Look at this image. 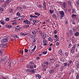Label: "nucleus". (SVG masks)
<instances>
[{"mask_svg": "<svg viewBox=\"0 0 79 79\" xmlns=\"http://www.w3.org/2000/svg\"><path fill=\"white\" fill-rule=\"evenodd\" d=\"M48 63L49 62L48 61H46V62H44V64H45L44 65V68H48Z\"/></svg>", "mask_w": 79, "mask_h": 79, "instance_id": "obj_1", "label": "nucleus"}, {"mask_svg": "<svg viewBox=\"0 0 79 79\" xmlns=\"http://www.w3.org/2000/svg\"><path fill=\"white\" fill-rule=\"evenodd\" d=\"M10 39V37L8 36L5 37L3 39V41L4 42H7L8 40Z\"/></svg>", "mask_w": 79, "mask_h": 79, "instance_id": "obj_2", "label": "nucleus"}, {"mask_svg": "<svg viewBox=\"0 0 79 79\" xmlns=\"http://www.w3.org/2000/svg\"><path fill=\"white\" fill-rule=\"evenodd\" d=\"M23 23H25V24H31V21H29L27 19H26L23 21Z\"/></svg>", "mask_w": 79, "mask_h": 79, "instance_id": "obj_3", "label": "nucleus"}, {"mask_svg": "<svg viewBox=\"0 0 79 79\" xmlns=\"http://www.w3.org/2000/svg\"><path fill=\"white\" fill-rule=\"evenodd\" d=\"M58 53L59 55H60L61 56H63L64 54L62 53V50L61 49H60L58 52Z\"/></svg>", "mask_w": 79, "mask_h": 79, "instance_id": "obj_4", "label": "nucleus"}, {"mask_svg": "<svg viewBox=\"0 0 79 79\" xmlns=\"http://www.w3.org/2000/svg\"><path fill=\"white\" fill-rule=\"evenodd\" d=\"M60 15H61V18H63L64 17V13L63 11H60Z\"/></svg>", "mask_w": 79, "mask_h": 79, "instance_id": "obj_5", "label": "nucleus"}, {"mask_svg": "<svg viewBox=\"0 0 79 79\" xmlns=\"http://www.w3.org/2000/svg\"><path fill=\"white\" fill-rule=\"evenodd\" d=\"M8 57L6 56H5V57H3L1 60V61H2V62H3L4 61H5V60H6V59H8Z\"/></svg>", "mask_w": 79, "mask_h": 79, "instance_id": "obj_6", "label": "nucleus"}, {"mask_svg": "<svg viewBox=\"0 0 79 79\" xmlns=\"http://www.w3.org/2000/svg\"><path fill=\"white\" fill-rule=\"evenodd\" d=\"M8 5V4H7L6 3L2 5V7L4 8H5Z\"/></svg>", "mask_w": 79, "mask_h": 79, "instance_id": "obj_7", "label": "nucleus"}, {"mask_svg": "<svg viewBox=\"0 0 79 79\" xmlns=\"http://www.w3.org/2000/svg\"><path fill=\"white\" fill-rule=\"evenodd\" d=\"M31 33L34 34L35 35H37V32L34 30L32 31H31Z\"/></svg>", "mask_w": 79, "mask_h": 79, "instance_id": "obj_8", "label": "nucleus"}, {"mask_svg": "<svg viewBox=\"0 0 79 79\" xmlns=\"http://www.w3.org/2000/svg\"><path fill=\"white\" fill-rule=\"evenodd\" d=\"M55 71H54V70L51 69L49 71V73L50 74H53L54 73Z\"/></svg>", "mask_w": 79, "mask_h": 79, "instance_id": "obj_9", "label": "nucleus"}, {"mask_svg": "<svg viewBox=\"0 0 79 79\" xmlns=\"http://www.w3.org/2000/svg\"><path fill=\"white\" fill-rule=\"evenodd\" d=\"M7 46V45L6 44H2L1 47L2 48H6V47Z\"/></svg>", "mask_w": 79, "mask_h": 79, "instance_id": "obj_10", "label": "nucleus"}, {"mask_svg": "<svg viewBox=\"0 0 79 79\" xmlns=\"http://www.w3.org/2000/svg\"><path fill=\"white\" fill-rule=\"evenodd\" d=\"M64 69V66H61L60 68V70L61 71H63Z\"/></svg>", "mask_w": 79, "mask_h": 79, "instance_id": "obj_11", "label": "nucleus"}, {"mask_svg": "<svg viewBox=\"0 0 79 79\" xmlns=\"http://www.w3.org/2000/svg\"><path fill=\"white\" fill-rule=\"evenodd\" d=\"M44 8L45 10L46 9V4L45 2H44L43 3Z\"/></svg>", "mask_w": 79, "mask_h": 79, "instance_id": "obj_12", "label": "nucleus"}, {"mask_svg": "<svg viewBox=\"0 0 79 79\" xmlns=\"http://www.w3.org/2000/svg\"><path fill=\"white\" fill-rule=\"evenodd\" d=\"M76 15H74V14H72L71 16V17L72 18H73V19L76 18Z\"/></svg>", "mask_w": 79, "mask_h": 79, "instance_id": "obj_13", "label": "nucleus"}, {"mask_svg": "<svg viewBox=\"0 0 79 79\" xmlns=\"http://www.w3.org/2000/svg\"><path fill=\"white\" fill-rule=\"evenodd\" d=\"M46 38V35L43 34V39L44 40H46V39L45 38Z\"/></svg>", "mask_w": 79, "mask_h": 79, "instance_id": "obj_14", "label": "nucleus"}, {"mask_svg": "<svg viewBox=\"0 0 79 79\" xmlns=\"http://www.w3.org/2000/svg\"><path fill=\"white\" fill-rule=\"evenodd\" d=\"M79 35V32H77L76 33H75L74 35H75V36H78V35Z\"/></svg>", "mask_w": 79, "mask_h": 79, "instance_id": "obj_15", "label": "nucleus"}, {"mask_svg": "<svg viewBox=\"0 0 79 79\" xmlns=\"http://www.w3.org/2000/svg\"><path fill=\"white\" fill-rule=\"evenodd\" d=\"M76 13V9H72V13L74 14Z\"/></svg>", "mask_w": 79, "mask_h": 79, "instance_id": "obj_16", "label": "nucleus"}, {"mask_svg": "<svg viewBox=\"0 0 79 79\" xmlns=\"http://www.w3.org/2000/svg\"><path fill=\"white\" fill-rule=\"evenodd\" d=\"M24 18V16H20V17H19V20H21L23 18Z\"/></svg>", "mask_w": 79, "mask_h": 79, "instance_id": "obj_17", "label": "nucleus"}, {"mask_svg": "<svg viewBox=\"0 0 79 79\" xmlns=\"http://www.w3.org/2000/svg\"><path fill=\"white\" fill-rule=\"evenodd\" d=\"M30 64L32 66H34V62H33L32 61H31L30 62Z\"/></svg>", "mask_w": 79, "mask_h": 79, "instance_id": "obj_18", "label": "nucleus"}, {"mask_svg": "<svg viewBox=\"0 0 79 79\" xmlns=\"http://www.w3.org/2000/svg\"><path fill=\"white\" fill-rule=\"evenodd\" d=\"M69 33L70 34V35H73V30H71L69 31Z\"/></svg>", "mask_w": 79, "mask_h": 79, "instance_id": "obj_19", "label": "nucleus"}, {"mask_svg": "<svg viewBox=\"0 0 79 79\" xmlns=\"http://www.w3.org/2000/svg\"><path fill=\"white\" fill-rule=\"evenodd\" d=\"M62 6L64 8H65V7L66 6V3L65 2H64L62 4Z\"/></svg>", "mask_w": 79, "mask_h": 79, "instance_id": "obj_20", "label": "nucleus"}, {"mask_svg": "<svg viewBox=\"0 0 79 79\" xmlns=\"http://www.w3.org/2000/svg\"><path fill=\"white\" fill-rule=\"evenodd\" d=\"M22 9V8H21V7L20 6H19L17 8V10H21Z\"/></svg>", "mask_w": 79, "mask_h": 79, "instance_id": "obj_21", "label": "nucleus"}, {"mask_svg": "<svg viewBox=\"0 0 79 79\" xmlns=\"http://www.w3.org/2000/svg\"><path fill=\"white\" fill-rule=\"evenodd\" d=\"M11 2V0H7L6 1V2L7 4H8V3H9Z\"/></svg>", "mask_w": 79, "mask_h": 79, "instance_id": "obj_22", "label": "nucleus"}, {"mask_svg": "<svg viewBox=\"0 0 79 79\" xmlns=\"http://www.w3.org/2000/svg\"><path fill=\"white\" fill-rule=\"evenodd\" d=\"M35 69H32L31 70V73H32V74H33V73H35Z\"/></svg>", "mask_w": 79, "mask_h": 79, "instance_id": "obj_23", "label": "nucleus"}, {"mask_svg": "<svg viewBox=\"0 0 79 79\" xmlns=\"http://www.w3.org/2000/svg\"><path fill=\"white\" fill-rule=\"evenodd\" d=\"M13 9H11L10 10H9V12L10 13H12L13 11Z\"/></svg>", "mask_w": 79, "mask_h": 79, "instance_id": "obj_24", "label": "nucleus"}, {"mask_svg": "<svg viewBox=\"0 0 79 79\" xmlns=\"http://www.w3.org/2000/svg\"><path fill=\"white\" fill-rule=\"evenodd\" d=\"M53 16V17H54L56 19H57V16H56V15L54 14Z\"/></svg>", "mask_w": 79, "mask_h": 79, "instance_id": "obj_25", "label": "nucleus"}, {"mask_svg": "<svg viewBox=\"0 0 79 79\" xmlns=\"http://www.w3.org/2000/svg\"><path fill=\"white\" fill-rule=\"evenodd\" d=\"M0 10L1 11H4V9L2 7H0Z\"/></svg>", "mask_w": 79, "mask_h": 79, "instance_id": "obj_26", "label": "nucleus"}, {"mask_svg": "<svg viewBox=\"0 0 79 79\" xmlns=\"http://www.w3.org/2000/svg\"><path fill=\"white\" fill-rule=\"evenodd\" d=\"M49 12L50 14H52V13H53L54 11H53V10H49Z\"/></svg>", "mask_w": 79, "mask_h": 79, "instance_id": "obj_27", "label": "nucleus"}, {"mask_svg": "<svg viewBox=\"0 0 79 79\" xmlns=\"http://www.w3.org/2000/svg\"><path fill=\"white\" fill-rule=\"evenodd\" d=\"M35 15H37V16H40V13H37V12H35Z\"/></svg>", "mask_w": 79, "mask_h": 79, "instance_id": "obj_28", "label": "nucleus"}, {"mask_svg": "<svg viewBox=\"0 0 79 79\" xmlns=\"http://www.w3.org/2000/svg\"><path fill=\"white\" fill-rule=\"evenodd\" d=\"M0 22L1 24H2L3 25H4V24H5V23L3 22V20H1Z\"/></svg>", "mask_w": 79, "mask_h": 79, "instance_id": "obj_29", "label": "nucleus"}, {"mask_svg": "<svg viewBox=\"0 0 79 79\" xmlns=\"http://www.w3.org/2000/svg\"><path fill=\"white\" fill-rule=\"evenodd\" d=\"M70 52L73 54L74 53V51L73 49H71L70 50Z\"/></svg>", "mask_w": 79, "mask_h": 79, "instance_id": "obj_30", "label": "nucleus"}, {"mask_svg": "<svg viewBox=\"0 0 79 79\" xmlns=\"http://www.w3.org/2000/svg\"><path fill=\"white\" fill-rule=\"evenodd\" d=\"M20 30V27H17L15 28V31H19Z\"/></svg>", "mask_w": 79, "mask_h": 79, "instance_id": "obj_31", "label": "nucleus"}, {"mask_svg": "<svg viewBox=\"0 0 79 79\" xmlns=\"http://www.w3.org/2000/svg\"><path fill=\"white\" fill-rule=\"evenodd\" d=\"M68 3L70 6H71V2L70 1H69L68 2Z\"/></svg>", "mask_w": 79, "mask_h": 79, "instance_id": "obj_32", "label": "nucleus"}, {"mask_svg": "<svg viewBox=\"0 0 79 79\" xmlns=\"http://www.w3.org/2000/svg\"><path fill=\"white\" fill-rule=\"evenodd\" d=\"M79 79V74H77V75L76 79Z\"/></svg>", "mask_w": 79, "mask_h": 79, "instance_id": "obj_33", "label": "nucleus"}, {"mask_svg": "<svg viewBox=\"0 0 79 79\" xmlns=\"http://www.w3.org/2000/svg\"><path fill=\"white\" fill-rule=\"evenodd\" d=\"M77 65H76V67L78 69H79V62L77 63Z\"/></svg>", "mask_w": 79, "mask_h": 79, "instance_id": "obj_34", "label": "nucleus"}, {"mask_svg": "<svg viewBox=\"0 0 79 79\" xmlns=\"http://www.w3.org/2000/svg\"><path fill=\"white\" fill-rule=\"evenodd\" d=\"M43 53L44 55L47 54V51H44L43 52Z\"/></svg>", "mask_w": 79, "mask_h": 79, "instance_id": "obj_35", "label": "nucleus"}, {"mask_svg": "<svg viewBox=\"0 0 79 79\" xmlns=\"http://www.w3.org/2000/svg\"><path fill=\"white\" fill-rule=\"evenodd\" d=\"M38 18V16L35 15H33V18L34 19H37Z\"/></svg>", "mask_w": 79, "mask_h": 79, "instance_id": "obj_36", "label": "nucleus"}, {"mask_svg": "<svg viewBox=\"0 0 79 79\" xmlns=\"http://www.w3.org/2000/svg\"><path fill=\"white\" fill-rule=\"evenodd\" d=\"M75 48H76V46L74 45L72 47V50H75Z\"/></svg>", "mask_w": 79, "mask_h": 79, "instance_id": "obj_37", "label": "nucleus"}, {"mask_svg": "<svg viewBox=\"0 0 79 79\" xmlns=\"http://www.w3.org/2000/svg\"><path fill=\"white\" fill-rule=\"evenodd\" d=\"M38 7V8H41L42 7V6L41 5L39 4Z\"/></svg>", "mask_w": 79, "mask_h": 79, "instance_id": "obj_38", "label": "nucleus"}, {"mask_svg": "<svg viewBox=\"0 0 79 79\" xmlns=\"http://www.w3.org/2000/svg\"><path fill=\"white\" fill-rule=\"evenodd\" d=\"M76 4L77 5H79V1H77L76 2Z\"/></svg>", "mask_w": 79, "mask_h": 79, "instance_id": "obj_39", "label": "nucleus"}, {"mask_svg": "<svg viewBox=\"0 0 79 79\" xmlns=\"http://www.w3.org/2000/svg\"><path fill=\"white\" fill-rule=\"evenodd\" d=\"M15 20H16V21H19V17H18L15 18Z\"/></svg>", "mask_w": 79, "mask_h": 79, "instance_id": "obj_40", "label": "nucleus"}, {"mask_svg": "<svg viewBox=\"0 0 79 79\" xmlns=\"http://www.w3.org/2000/svg\"><path fill=\"white\" fill-rule=\"evenodd\" d=\"M59 66H60V65L59 64H56V68H58Z\"/></svg>", "mask_w": 79, "mask_h": 79, "instance_id": "obj_41", "label": "nucleus"}, {"mask_svg": "<svg viewBox=\"0 0 79 79\" xmlns=\"http://www.w3.org/2000/svg\"><path fill=\"white\" fill-rule=\"evenodd\" d=\"M12 27V26L11 25H7V28H10V27Z\"/></svg>", "mask_w": 79, "mask_h": 79, "instance_id": "obj_42", "label": "nucleus"}, {"mask_svg": "<svg viewBox=\"0 0 79 79\" xmlns=\"http://www.w3.org/2000/svg\"><path fill=\"white\" fill-rule=\"evenodd\" d=\"M48 39H49L48 40H49V41H51L52 40V38H51L50 37H49Z\"/></svg>", "mask_w": 79, "mask_h": 79, "instance_id": "obj_43", "label": "nucleus"}, {"mask_svg": "<svg viewBox=\"0 0 79 79\" xmlns=\"http://www.w3.org/2000/svg\"><path fill=\"white\" fill-rule=\"evenodd\" d=\"M73 31V32H76V29L74 28H72Z\"/></svg>", "mask_w": 79, "mask_h": 79, "instance_id": "obj_44", "label": "nucleus"}, {"mask_svg": "<svg viewBox=\"0 0 79 79\" xmlns=\"http://www.w3.org/2000/svg\"><path fill=\"white\" fill-rule=\"evenodd\" d=\"M34 35H31L30 36V38H31V39H34Z\"/></svg>", "mask_w": 79, "mask_h": 79, "instance_id": "obj_45", "label": "nucleus"}, {"mask_svg": "<svg viewBox=\"0 0 79 79\" xmlns=\"http://www.w3.org/2000/svg\"><path fill=\"white\" fill-rule=\"evenodd\" d=\"M6 21H9V18H6L5 19Z\"/></svg>", "mask_w": 79, "mask_h": 79, "instance_id": "obj_46", "label": "nucleus"}, {"mask_svg": "<svg viewBox=\"0 0 79 79\" xmlns=\"http://www.w3.org/2000/svg\"><path fill=\"white\" fill-rule=\"evenodd\" d=\"M14 37L15 38V39H16V38H19V36H18V35H15L14 36Z\"/></svg>", "mask_w": 79, "mask_h": 79, "instance_id": "obj_47", "label": "nucleus"}, {"mask_svg": "<svg viewBox=\"0 0 79 79\" xmlns=\"http://www.w3.org/2000/svg\"><path fill=\"white\" fill-rule=\"evenodd\" d=\"M16 14L18 16H20L21 15V14L19 12H17Z\"/></svg>", "mask_w": 79, "mask_h": 79, "instance_id": "obj_48", "label": "nucleus"}, {"mask_svg": "<svg viewBox=\"0 0 79 79\" xmlns=\"http://www.w3.org/2000/svg\"><path fill=\"white\" fill-rule=\"evenodd\" d=\"M26 28H28V27H29V25H25Z\"/></svg>", "mask_w": 79, "mask_h": 79, "instance_id": "obj_49", "label": "nucleus"}, {"mask_svg": "<svg viewBox=\"0 0 79 79\" xmlns=\"http://www.w3.org/2000/svg\"><path fill=\"white\" fill-rule=\"evenodd\" d=\"M50 61L51 62V63H53V61H54V60H53V59H51L50 60Z\"/></svg>", "mask_w": 79, "mask_h": 79, "instance_id": "obj_50", "label": "nucleus"}, {"mask_svg": "<svg viewBox=\"0 0 79 79\" xmlns=\"http://www.w3.org/2000/svg\"><path fill=\"white\" fill-rule=\"evenodd\" d=\"M25 52H28V50H27V49H24Z\"/></svg>", "mask_w": 79, "mask_h": 79, "instance_id": "obj_51", "label": "nucleus"}, {"mask_svg": "<svg viewBox=\"0 0 79 79\" xmlns=\"http://www.w3.org/2000/svg\"><path fill=\"white\" fill-rule=\"evenodd\" d=\"M67 65H68V64L67 63H64V66H67Z\"/></svg>", "mask_w": 79, "mask_h": 79, "instance_id": "obj_52", "label": "nucleus"}, {"mask_svg": "<svg viewBox=\"0 0 79 79\" xmlns=\"http://www.w3.org/2000/svg\"><path fill=\"white\" fill-rule=\"evenodd\" d=\"M68 52H65V55L66 56H68Z\"/></svg>", "mask_w": 79, "mask_h": 79, "instance_id": "obj_53", "label": "nucleus"}, {"mask_svg": "<svg viewBox=\"0 0 79 79\" xmlns=\"http://www.w3.org/2000/svg\"><path fill=\"white\" fill-rule=\"evenodd\" d=\"M19 52L20 53H22V54H23V51H20Z\"/></svg>", "mask_w": 79, "mask_h": 79, "instance_id": "obj_54", "label": "nucleus"}, {"mask_svg": "<svg viewBox=\"0 0 79 79\" xmlns=\"http://www.w3.org/2000/svg\"><path fill=\"white\" fill-rule=\"evenodd\" d=\"M69 64H71V63H73V61L72 60H70L69 61Z\"/></svg>", "mask_w": 79, "mask_h": 79, "instance_id": "obj_55", "label": "nucleus"}, {"mask_svg": "<svg viewBox=\"0 0 79 79\" xmlns=\"http://www.w3.org/2000/svg\"><path fill=\"white\" fill-rule=\"evenodd\" d=\"M33 22L34 24H35L36 23V20H33Z\"/></svg>", "mask_w": 79, "mask_h": 79, "instance_id": "obj_56", "label": "nucleus"}, {"mask_svg": "<svg viewBox=\"0 0 79 79\" xmlns=\"http://www.w3.org/2000/svg\"><path fill=\"white\" fill-rule=\"evenodd\" d=\"M34 40H33V42H36V40L35 39H34V38H33Z\"/></svg>", "mask_w": 79, "mask_h": 79, "instance_id": "obj_57", "label": "nucleus"}, {"mask_svg": "<svg viewBox=\"0 0 79 79\" xmlns=\"http://www.w3.org/2000/svg\"><path fill=\"white\" fill-rule=\"evenodd\" d=\"M10 61H11V60H10V59H8L7 61V63H10Z\"/></svg>", "mask_w": 79, "mask_h": 79, "instance_id": "obj_58", "label": "nucleus"}, {"mask_svg": "<svg viewBox=\"0 0 79 79\" xmlns=\"http://www.w3.org/2000/svg\"><path fill=\"white\" fill-rule=\"evenodd\" d=\"M59 44H60V43H59V42H57L56 44V45L57 46H58Z\"/></svg>", "mask_w": 79, "mask_h": 79, "instance_id": "obj_59", "label": "nucleus"}, {"mask_svg": "<svg viewBox=\"0 0 79 79\" xmlns=\"http://www.w3.org/2000/svg\"><path fill=\"white\" fill-rule=\"evenodd\" d=\"M47 41L45 40H43V43H45V42H46Z\"/></svg>", "mask_w": 79, "mask_h": 79, "instance_id": "obj_60", "label": "nucleus"}, {"mask_svg": "<svg viewBox=\"0 0 79 79\" xmlns=\"http://www.w3.org/2000/svg\"><path fill=\"white\" fill-rule=\"evenodd\" d=\"M27 72H31V70L29 69H27Z\"/></svg>", "mask_w": 79, "mask_h": 79, "instance_id": "obj_61", "label": "nucleus"}, {"mask_svg": "<svg viewBox=\"0 0 79 79\" xmlns=\"http://www.w3.org/2000/svg\"><path fill=\"white\" fill-rule=\"evenodd\" d=\"M54 34H56L57 33V31L56 30H55L54 31Z\"/></svg>", "mask_w": 79, "mask_h": 79, "instance_id": "obj_62", "label": "nucleus"}, {"mask_svg": "<svg viewBox=\"0 0 79 79\" xmlns=\"http://www.w3.org/2000/svg\"><path fill=\"white\" fill-rule=\"evenodd\" d=\"M17 24V23L16 22H14L12 23V24L13 25H15V24Z\"/></svg>", "mask_w": 79, "mask_h": 79, "instance_id": "obj_63", "label": "nucleus"}, {"mask_svg": "<svg viewBox=\"0 0 79 79\" xmlns=\"http://www.w3.org/2000/svg\"><path fill=\"white\" fill-rule=\"evenodd\" d=\"M77 58H79V54H77L76 56Z\"/></svg>", "mask_w": 79, "mask_h": 79, "instance_id": "obj_64", "label": "nucleus"}]
</instances>
